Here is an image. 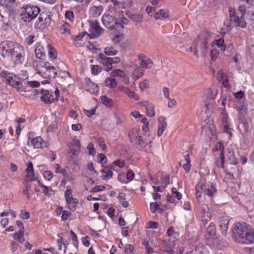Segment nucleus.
<instances>
[{
    "label": "nucleus",
    "mask_w": 254,
    "mask_h": 254,
    "mask_svg": "<svg viewBox=\"0 0 254 254\" xmlns=\"http://www.w3.org/2000/svg\"><path fill=\"white\" fill-rule=\"evenodd\" d=\"M233 234L237 243L250 244L254 242V230L245 223H236Z\"/></svg>",
    "instance_id": "obj_1"
},
{
    "label": "nucleus",
    "mask_w": 254,
    "mask_h": 254,
    "mask_svg": "<svg viewBox=\"0 0 254 254\" xmlns=\"http://www.w3.org/2000/svg\"><path fill=\"white\" fill-rule=\"evenodd\" d=\"M33 64L37 73L44 78H55L57 75V69L48 62L34 61ZM42 83H49V80L46 79Z\"/></svg>",
    "instance_id": "obj_2"
},
{
    "label": "nucleus",
    "mask_w": 254,
    "mask_h": 254,
    "mask_svg": "<svg viewBox=\"0 0 254 254\" xmlns=\"http://www.w3.org/2000/svg\"><path fill=\"white\" fill-rule=\"evenodd\" d=\"M216 191L215 185L213 183L200 181L195 186V195L197 201L200 202L201 193L209 196H212Z\"/></svg>",
    "instance_id": "obj_3"
},
{
    "label": "nucleus",
    "mask_w": 254,
    "mask_h": 254,
    "mask_svg": "<svg viewBox=\"0 0 254 254\" xmlns=\"http://www.w3.org/2000/svg\"><path fill=\"white\" fill-rule=\"evenodd\" d=\"M40 12V9L38 6L26 4L21 8L20 16L24 22H30L38 16Z\"/></svg>",
    "instance_id": "obj_4"
},
{
    "label": "nucleus",
    "mask_w": 254,
    "mask_h": 254,
    "mask_svg": "<svg viewBox=\"0 0 254 254\" xmlns=\"http://www.w3.org/2000/svg\"><path fill=\"white\" fill-rule=\"evenodd\" d=\"M0 75L1 77L6 79L9 84L15 88L17 91L21 92L25 91L21 79L18 76L4 70L1 72Z\"/></svg>",
    "instance_id": "obj_5"
},
{
    "label": "nucleus",
    "mask_w": 254,
    "mask_h": 254,
    "mask_svg": "<svg viewBox=\"0 0 254 254\" xmlns=\"http://www.w3.org/2000/svg\"><path fill=\"white\" fill-rule=\"evenodd\" d=\"M89 33L87 34L90 39H96L104 33V29L100 26L97 20H91L89 22Z\"/></svg>",
    "instance_id": "obj_6"
},
{
    "label": "nucleus",
    "mask_w": 254,
    "mask_h": 254,
    "mask_svg": "<svg viewBox=\"0 0 254 254\" xmlns=\"http://www.w3.org/2000/svg\"><path fill=\"white\" fill-rule=\"evenodd\" d=\"M12 49L11 56L10 58L14 61L16 64H22L24 60L25 53L23 47L17 43Z\"/></svg>",
    "instance_id": "obj_7"
},
{
    "label": "nucleus",
    "mask_w": 254,
    "mask_h": 254,
    "mask_svg": "<svg viewBox=\"0 0 254 254\" xmlns=\"http://www.w3.org/2000/svg\"><path fill=\"white\" fill-rule=\"evenodd\" d=\"M218 111L220 113L222 125L223 127V131L228 134L229 138L230 139L232 136V129L230 128L228 115L226 112L225 108H219Z\"/></svg>",
    "instance_id": "obj_8"
},
{
    "label": "nucleus",
    "mask_w": 254,
    "mask_h": 254,
    "mask_svg": "<svg viewBox=\"0 0 254 254\" xmlns=\"http://www.w3.org/2000/svg\"><path fill=\"white\" fill-rule=\"evenodd\" d=\"M229 17L231 21L236 23V26L245 28L247 26V23L245 20L244 16L241 15L239 17L236 12V10L232 7H229Z\"/></svg>",
    "instance_id": "obj_9"
},
{
    "label": "nucleus",
    "mask_w": 254,
    "mask_h": 254,
    "mask_svg": "<svg viewBox=\"0 0 254 254\" xmlns=\"http://www.w3.org/2000/svg\"><path fill=\"white\" fill-rule=\"evenodd\" d=\"M14 43L5 41H3L0 43V55L3 58H10L11 56V51Z\"/></svg>",
    "instance_id": "obj_10"
},
{
    "label": "nucleus",
    "mask_w": 254,
    "mask_h": 254,
    "mask_svg": "<svg viewBox=\"0 0 254 254\" xmlns=\"http://www.w3.org/2000/svg\"><path fill=\"white\" fill-rule=\"evenodd\" d=\"M102 21L105 26L110 29L115 28V26L120 22L115 17V15H110L108 14H105L102 18Z\"/></svg>",
    "instance_id": "obj_11"
},
{
    "label": "nucleus",
    "mask_w": 254,
    "mask_h": 254,
    "mask_svg": "<svg viewBox=\"0 0 254 254\" xmlns=\"http://www.w3.org/2000/svg\"><path fill=\"white\" fill-rule=\"evenodd\" d=\"M217 94V91L216 90L211 89H207L206 90L205 95V99L203 102L206 111L208 110L211 102L215 99Z\"/></svg>",
    "instance_id": "obj_12"
},
{
    "label": "nucleus",
    "mask_w": 254,
    "mask_h": 254,
    "mask_svg": "<svg viewBox=\"0 0 254 254\" xmlns=\"http://www.w3.org/2000/svg\"><path fill=\"white\" fill-rule=\"evenodd\" d=\"M236 109L238 112L239 120L243 123L246 120L247 108L244 103L239 101L236 104Z\"/></svg>",
    "instance_id": "obj_13"
},
{
    "label": "nucleus",
    "mask_w": 254,
    "mask_h": 254,
    "mask_svg": "<svg viewBox=\"0 0 254 254\" xmlns=\"http://www.w3.org/2000/svg\"><path fill=\"white\" fill-rule=\"evenodd\" d=\"M137 64L140 67L143 68H150L153 65L152 61L146 56L140 54L138 56V59L136 61Z\"/></svg>",
    "instance_id": "obj_14"
},
{
    "label": "nucleus",
    "mask_w": 254,
    "mask_h": 254,
    "mask_svg": "<svg viewBox=\"0 0 254 254\" xmlns=\"http://www.w3.org/2000/svg\"><path fill=\"white\" fill-rule=\"evenodd\" d=\"M138 129H132L129 131L128 136L131 142L142 146L144 145V143L142 139V137L138 134Z\"/></svg>",
    "instance_id": "obj_15"
},
{
    "label": "nucleus",
    "mask_w": 254,
    "mask_h": 254,
    "mask_svg": "<svg viewBox=\"0 0 254 254\" xmlns=\"http://www.w3.org/2000/svg\"><path fill=\"white\" fill-rule=\"evenodd\" d=\"M229 222V219L227 216H221L218 219L219 229L222 234L224 236L226 235Z\"/></svg>",
    "instance_id": "obj_16"
},
{
    "label": "nucleus",
    "mask_w": 254,
    "mask_h": 254,
    "mask_svg": "<svg viewBox=\"0 0 254 254\" xmlns=\"http://www.w3.org/2000/svg\"><path fill=\"white\" fill-rule=\"evenodd\" d=\"M41 100L42 102H44L45 104H51L54 102L55 98L54 95L52 94H50L49 91L48 90L42 89L41 90Z\"/></svg>",
    "instance_id": "obj_17"
},
{
    "label": "nucleus",
    "mask_w": 254,
    "mask_h": 254,
    "mask_svg": "<svg viewBox=\"0 0 254 254\" xmlns=\"http://www.w3.org/2000/svg\"><path fill=\"white\" fill-rule=\"evenodd\" d=\"M36 57L40 60L43 59L46 56V50L44 45L41 43H36L35 49Z\"/></svg>",
    "instance_id": "obj_18"
},
{
    "label": "nucleus",
    "mask_w": 254,
    "mask_h": 254,
    "mask_svg": "<svg viewBox=\"0 0 254 254\" xmlns=\"http://www.w3.org/2000/svg\"><path fill=\"white\" fill-rule=\"evenodd\" d=\"M70 150L72 154L74 155H77L80 152V143L76 136H74L70 146Z\"/></svg>",
    "instance_id": "obj_19"
},
{
    "label": "nucleus",
    "mask_w": 254,
    "mask_h": 254,
    "mask_svg": "<svg viewBox=\"0 0 254 254\" xmlns=\"http://www.w3.org/2000/svg\"><path fill=\"white\" fill-rule=\"evenodd\" d=\"M31 143L33 147L37 149L43 148L47 146L46 142L41 136H37L31 139Z\"/></svg>",
    "instance_id": "obj_20"
},
{
    "label": "nucleus",
    "mask_w": 254,
    "mask_h": 254,
    "mask_svg": "<svg viewBox=\"0 0 254 254\" xmlns=\"http://www.w3.org/2000/svg\"><path fill=\"white\" fill-rule=\"evenodd\" d=\"M158 120L159 124L158 127L157 135L158 136H160L162 135L164 130L166 128L167 123L166 118L162 116L160 117Z\"/></svg>",
    "instance_id": "obj_21"
},
{
    "label": "nucleus",
    "mask_w": 254,
    "mask_h": 254,
    "mask_svg": "<svg viewBox=\"0 0 254 254\" xmlns=\"http://www.w3.org/2000/svg\"><path fill=\"white\" fill-rule=\"evenodd\" d=\"M205 237L207 239H214L216 238V229L214 223L211 222L209 224L206 229Z\"/></svg>",
    "instance_id": "obj_22"
},
{
    "label": "nucleus",
    "mask_w": 254,
    "mask_h": 254,
    "mask_svg": "<svg viewBox=\"0 0 254 254\" xmlns=\"http://www.w3.org/2000/svg\"><path fill=\"white\" fill-rule=\"evenodd\" d=\"M86 88L88 92L92 94H97L99 92V87L97 84L92 82L90 79L86 80Z\"/></svg>",
    "instance_id": "obj_23"
},
{
    "label": "nucleus",
    "mask_w": 254,
    "mask_h": 254,
    "mask_svg": "<svg viewBox=\"0 0 254 254\" xmlns=\"http://www.w3.org/2000/svg\"><path fill=\"white\" fill-rule=\"evenodd\" d=\"M144 70L137 64L134 66L131 76L134 80H137L144 75Z\"/></svg>",
    "instance_id": "obj_24"
},
{
    "label": "nucleus",
    "mask_w": 254,
    "mask_h": 254,
    "mask_svg": "<svg viewBox=\"0 0 254 254\" xmlns=\"http://www.w3.org/2000/svg\"><path fill=\"white\" fill-rule=\"evenodd\" d=\"M67 208L69 210L73 212L74 211L77 207V205L78 204V200L75 198H70L67 200H66Z\"/></svg>",
    "instance_id": "obj_25"
},
{
    "label": "nucleus",
    "mask_w": 254,
    "mask_h": 254,
    "mask_svg": "<svg viewBox=\"0 0 254 254\" xmlns=\"http://www.w3.org/2000/svg\"><path fill=\"white\" fill-rule=\"evenodd\" d=\"M101 172L102 173V178L107 181L112 178L113 173L109 167H105Z\"/></svg>",
    "instance_id": "obj_26"
},
{
    "label": "nucleus",
    "mask_w": 254,
    "mask_h": 254,
    "mask_svg": "<svg viewBox=\"0 0 254 254\" xmlns=\"http://www.w3.org/2000/svg\"><path fill=\"white\" fill-rule=\"evenodd\" d=\"M143 106L145 107L147 115L148 117H152L154 116L155 113L154 110V105L148 102H144Z\"/></svg>",
    "instance_id": "obj_27"
},
{
    "label": "nucleus",
    "mask_w": 254,
    "mask_h": 254,
    "mask_svg": "<svg viewBox=\"0 0 254 254\" xmlns=\"http://www.w3.org/2000/svg\"><path fill=\"white\" fill-rule=\"evenodd\" d=\"M169 16V11L167 9H160L154 14V17L155 19H162Z\"/></svg>",
    "instance_id": "obj_28"
},
{
    "label": "nucleus",
    "mask_w": 254,
    "mask_h": 254,
    "mask_svg": "<svg viewBox=\"0 0 254 254\" xmlns=\"http://www.w3.org/2000/svg\"><path fill=\"white\" fill-rule=\"evenodd\" d=\"M26 172L27 173V177L29 178L30 181H33L35 180L33 164L31 162H29L28 163Z\"/></svg>",
    "instance_id": "obj_29"
},
{
    "label": "nucleus",
    "mask_w": 254,
    "mask_h": 254,
    "mask_svg": "<svg viewBox=\"0 0 254 254\" xmlns=\"http://www.w3.org/2000/svg\"><path fill=\"white\" fill-rule=\"evenodd\" d=\"M217 77L219 78V80H223L222 85L224 87L226 88H229L230 86L228 84L227 75L225 73H223V71L220 70L218 73Z\"/></svg>",
    "instance_id": "obj_30"
},
{
    "label": "nucleus",
    "mask_w": 254,
    "mask_h": 254,
    "mask_svg": "<svg viewBox=\"0 0 254 254\" xmlns=\"http://www.w3.org/2000/svg\"><path fill=\"white\" fill-rule=\"evenodd\" d=\"M23 193L27 196L28 199H30L31 196L34 193V191L31 188L30 183H27L25 185V188L23 190Z\"/></svg>",
    "instance_id": "obj_31"
},
{
    "label": "nucleus",
    "mask_w": 254,
    "mask_h": 254,
    "mask_svg": "<svg viewBox=\"0 0 254 254\" xmlns=\"http://www.w3.org/2000/svg\"><path fill=\"white\" fill-rule=\"evenodd\" d=\"M70 25L66 22H64L60 27V31L62 34L68 35L70 33Z\"/></svg>",
    "instance_id": "obj_32"
},
{
    "label": "nucleus",
    "mask_w": 254,
    "mask_h": 254,
    "mask_svg": "<svg viewBox=\"0 0 254 254\" xmlns=\"http://www.w3.org/2000/svg\"><path fill=\"white\" fill-rule=\"evenodd\" d=\"M48 52V56L51 60H54L57 58V53L55 49H54L50 45H46Z\"/></svg>",
    "instance_id": "obj_33"
},
{
    "label": "nucleus",
    "mask_w": 254,
    "mask_h": 254,
    "mask_svg": "<svg viewBox=\"0 0 254 254\" xmlns=\"http://www.w3.org/2000/svg\"><path fill=\"white\" fill-rule=\"evenodd\" d=\"M38 184L40 186H41L43 188V192L48 196L52 195L54 194V192L52 188L51 187H48L44 185L42 183H40V181H38Z\"/></svg>",
    "instance_id": "obj_34"
},
{
    "label": "nucleus",
    "mask_w": 254,
    "mask_h": 254,
    "mask_svg": "<svg viewBox=\"0 0 254 254\" xmlns=\"http://www.w3.org/2000/svg\"><path fill=\"white\" fill-rule=\"evenodd\" d=\"M227 160L230 165H236L237 161L233 151H229L226 155Z\"/></svg>",
    "instance_id": "obj_35"
},
{
    "label": "nucleus",
    "mask_w": 254,
    "mask_h": 254,
    "mask_svg": "<svg viewBox=\"0 0 254 254\" xmlns=\"http://www.w3.org/2000/svg\"><path fill=\"white\" fill-rule=\"evenodd\" d=\"M123 92L129 98H132L135 100L139 99L138 96L133 91L129 90L128 88H124Z\"/></svg>",
    "instance_id": "obj_36"
},
{
    "label": "nucleus",
    "mask_w": 254,
    "mask_h": 254,
    "mask_svg": "<svg viewBox=\"0 0 254 254\" xmlns=\"http://www.w3.org/2000/svg\"><path fill=\"white\" fill-rule=\"evenodd\" d=\"M213 43L220 48L221 51L224 52L225 50L226 46L224 45V40L223 38H219L218 39H216L213 42Z\"/></svg>",
    "instance_id": "obj_37"
},
{
    "label": "nucleus",
    "mask_w": 254,
    "mask_h": 254,
    "mask_svg": "<svg viewBox=\"0 0 254 254\" xmlns=\"http://www.w3.org/2000/svg\"><path fill=\"white\" fill-rule=\"evenodd\" d=\"M106 86L109 88H115L117 86V81L113 78H107L105 81Z\"/></svg>",
    "instance_id": "obj_38"
},
{
    "label": "nucleus",
    "mask_w": 254,
    "mask_h": 254,
    "mask_svg": "<svg viewBox=\"0 0 254 254\" xmlns=\"http://www.w3.org/2000/svg\"><path fill=\"white\" fill-rule=\"evenodd\" d=\"M91 12L94 16L100 15L103 11V7L102 6H94L91 8Z\"/></svg>",
    "instance_id": "obj_39"
},
{
    "label": "nucleus",
    "mask_w": 254,
    "mask_h": 254,
    "mask_svg": "<svg viewBox=\"0 0 254 254\" xmlns=\"http://www.w3.org/2000/svg\"><path fill=\"white\" fill-rule=\"evenodd\" d=\"M118 51L116 50L112 46L106 47L104 49V53L107 56H114L117 54Z\"/></svg>",
    "instance_id": "obj_40"
},
{
    "label": "nucleus",
    "mask_w": 254,
    "mask_h": 254,
    "mask_svg": "<svg viewBox=\"0 0 254 254\" xmlns=\"http://www.w3.org/2000/svg\"><path fill=\"white\" fill-rule=\"evenodd\" d=\"M24 231H18L17 233L14 234V238L15 240H17L18 241L21 243L24 242Z\"/></svg>",
    "instance_id": "obj_41"
},
{
    "label": "nucleus",
    "mask_w": 254,
    "mask_h": 254,
    "mask_svg": "<svg viewBox=\"0 0 254 254\" xmlns=\"http://www.w3.org/2000/svg\"><path fill=\"white\" fill-rule=\"evenodd\" d=\"M16 0H0V5L5 7H10Z\"/></svg>",
    "instance_id": "obj_42"
},
{
    "label": "nucleus",
    "mask_w": 254,
    "mask_h": 254,
    "mask_svg": "<svg viewBox=\"0 0 254 254\" xmlns=\"http://www.w3.org/2000/svg\"><path fill=\"white\" fill-rule=\"evenodd\" d=\"M129 18L132 21L136 22H140L142 19V16L140 14H132L129 16Z\"/></svg>",
    "instance_id": "obj_43"
},
{
    "label": "nucleus",
    "mask_w": 254,
    "mask_h": 254,
    "mask_svg": "<svg viewBox=\"0 0 254 254\" xmlns=\"http://www.w3.org/2000/svg\"><path fill=\"white\" fill-rule=\"evenodd\" d=\"M112 75L114 77H119L120 78H122L125 76V73L123 70L118 69L114 70L112 72Z\"/></svg>",
    "instance_id": "obj_44"
},
{
    "label": "nucleus",
    "mask_w": 254,
    "mask_h": 254,
    "mask_svg": "<svg viewBox=\"0 0 254 254\" xmlns=\"http://www.w3.org/2000/svg\"><path fill=\"white\" fill-rule=\"evenodd\" d=\"M134 247L131 244L126 245L123 254H134L133 253Z\"/></svg>",
    "instance_id": "obj_45"
},
{
    "label": "nucleus",
    "mask_w": 254,
    "mask_h": 254,
    "mask_svg": "<svg viewBox=\"0 0 254 254\" xmlns=\"http://www.w3.org/2000/svg\"><path fill=\"white\" fill-rule=\"evenodd\" d=\"M66 19L68 20L70 22H73L74 20V13L72 11L67 10L64 14Z\"/></svg>",
    "instance_id": "obj_46"
},
{
    "label": "nucleus",
    "mask_w": 254,
    "mask_h": 254,
    "mask_svg": "<svg viewBox=\"0 0 254 254\" xmlns=\"http://www.w3.org/2000/svg\"><path fill=\"white\" fill-rule=\"evenodd\" d=\"M54 176V174L51 171L47 170L44 172L43 177L44 178L48 180L51 181Z\"/></svg>",
    "instance_id": "obj_47"
},
{
    "label": "nucleus",
    "mask_w": 254,
    "mask_h": 254,
    "mask_svg": "<svg viewBox=\"0 0 254 254\" xmlns=\"http://www.w3.org/2000/svg\"><path fill=\"white\" fill-rule=\"evenodd\" d=\"M101 98V101L103 104L105 105L106 106H109L112 105L113 101L111 99L108 98L107 97L105 96H102Z\"/></svg>",
    "instance_id": "obj_48"
},
{
    "label": "nucleus",
    "mask_w": 254,
    "mask_h": 254,
    "mask_svg": "<svg viewBox=\"0 0 254 254\" xmlns=\"http://www.w3.org/2000/svg\"><path fill=\"white\" fill-rule=\"evenodd\" d=\"M64 197L65 200L70 199V198H73L72 191L70 189V187L69 186L66 187V190L64 193Z\"/></svg>",
    "instance_id": "obj_49"
},
{
    "label": "nucleus",
    "mask_w": 254,
    "mask_h": 254,
    "mask_svg": "<svg viewBox=\"0 0 254 254\" xmlns=\"http://www.w3.org/2000/svg\"><path fill=\"white\" fill-rule=\"evenodd\" d=\"M202 221L207 222L210 220L211 217V214L209 211L203 212V214L201 215Z\"/></svg>",
    "instance_id": "obj_50"
},
{
    "label": "nucleus",
    "mask_w": 254,
    "mask_h": 254,
    "mask_svg": "<svg viewBox=\"0 0 254 254\" xmlns=\"http://www.w3.org/2000/svg\"><path fill=\"white\" fill-rule=\"evenodd\" d=\"M161 184L163 187L167 186L169 184V176L168 175H165L162 178Z\"/></svg>",
    "instance_id": "obj_51"
},
{
    "label": "nucleus",
    "mask_w": 254,
    "mask_h": 254,
    "mask_svg": "<svg viewBox=\"0 0 254 254\" xmlns=\"http://www.w3.org/2000/svg\"><path fill=\"white\" fill-rule=\"evenodd\" d=\"M73 180L72 177L68 175L64 177L63 180L61 181V185L65 186V184L68 182H71Z\"/></svg>",
    "instance_id": "obj_52"
},
{
    "label": "nucleus",
    "mask_w": 254,
    "mask_h": 254,
    "mask_svg": "<svg viewBox=\"0 0 254 254\" xmlns=\"http://www.w3.org/2000/svg\"><path fill=\"white\" fill-rule=\"evenodd\" d=\"M92 73L94 75H97L102 70V68L98 65H92Z\"/></svg>",
    "instance_id": "obj_53"
},
{
    "label": "nucleus",
    "mask_w": 254,
    "mask_h": 254,
    "mask_svg": "<svg viewBox=\"0 0 254 254\" xmlns=\"http://www.w3.org/2000/svg\"><path fill=\"white\" fill-rule=\"evenodd\" d=\"M159 205L156 202H152L150 204V209L152 213L156 212V210H159Z\"/></svg>",
    "instance_id": "obj_54"
},
{
    "label": "nucleus",
    "mask_w": 254,
    "mask_h": 254,
    "mask_svg": "<svg viewBox=\"0 0 254 254\" xmlns=\"http://www.w3.org/2000/svg\"><path fill=\"white\" fill-rule=\"evenodd\" d=\"M87 149H88V152L90 155H94L96 151L94 147V145L92 143H89L87 145Z\"/></svg>",
    "instance_id": "obj_55"
},
{
    "label": "nucleus",
    "mask_w": 254,
    "mask_h": 254,
    "mask_svg": "<svg viewBox=\"0 0 254 254\" xmlns=\"http://www.w3.org/2000/svg\"><path fill=\"white\" fill-rule=\"evenodd\" d=\"M172 194L175 196L178 200H180L182 198V194L177 191V189L175 188L172 189Z\"/></svg>",
    "instance_id": "obj_56"
},
{
    "label": "nucleus",
    "mask_w": 254,
    "mask_h": 254,
    "mask_svg": "<svg viewBox=\"0 0 254 254\" xmlns=\"http://www.w3.org/2000/svg\"><path fill=\"white\" fill-rule=\"evenodd\" d=\"M134 177V174L132 170H129L126 174V178L127 180V182L132 181Z\"/></svg>",
    "instance_id": "obj_57"
},
{
    "label": "nucleus",
    "mask_w": 254,
    "mask_h": 254,
    "mask_svg": "<svg viewBox=\"0 0 254 254\" xmlns=\"http://www.w3.org/2000/svg\"><path fill=\"white\" fill-rule=\"evenodd\" d=\"M97 141L99 146L101 147L103 150L106 149L107 146L105 143V140L104 139L99 138L97 139Z\"/></svg>",
    "instance_id": "obj_58"
},
{
    "label": "nucleus",
    "mask_w": 254,
    "mask_h": 254,
    "mask_svg": "<svg viewBox=\"0 0 254 254\" xmlns=\"http://www.w3.org/2000/svg\"><path fill=\"white\" fill-rule=\"evenodd\" d=\"M105 189L104 186H96L92 188L90 190V192H97L103 190Z\"/></svg>",
    "instance_id": "obj_59"
},
{
    "label": "nucleus",
    "mask_w": 254,
    "mask_h": 254,
    "mask_svg": "<svg viewBox=\"0 0 254 254\" xmlns=\"http://www.w3.org/2000/svg\"><path fill=\"white\" fill-rule=\"evenodd\" d=\"M71 213L66 210H64L62 212V215L61 216L62 220L63 221H66L68 218L70 217Z\"/></svg>",
    "instance_id": "obj_60"
},
{
    "label": "nucleus",
    "mask_w": 254,
    "mask_h": 254,
    "mask_svg": "<svg viewBox=\"0 0 254 254\" xmlns=\"http://www.w3.org/2000/svg\"><path fill=\"white\" fill-rule=\"evenodd\" d=\"M113 164L120 168H123L125 166V161L122 159H118L113 162Z\"/></svg>",
    "instance_id": "obj_61"
},
{
    "label": "nucleus",
    "mask_w": 254,
    "mask_h": 254,
    "mask_svg": "<svg viewBox=\"0 0 254 254\" xmlns=\"http://www.w3.org/2000/svg\"><path fill=\"white\" fill-rule=\"evenodd\" d=\"M124 38L123 35L116 34L113 38V41L115 43H118L120 42Z\"/></svg>",
    "instance_id": "obj_62"
},
{
    "label": "nucleus",
    "mask_w": 254,
    "mask_h": 254,
    "mask_svg": "<svg viewBox=\"0 0 254 254\" xmlns=\"http://www.w3.org/2000/svg\"><path fill=\"white\" fill-rule=\"evenodd\" d=\"M148 83L149 81L147 80H145L143 81L140 82L139 84V88L141 90H144L148 87Z\"/></svg>",
    "instance_id": "obj_63"
},
{
    "label": "nucleus",
    "mask_w": 254,
    "mask_h": 254,
    "mask_svg": "<svg viewBox=\"0 0 254 254\" xmlns=\"http://www.w3.org/2000/svg\"><path fill=\"white\" fill-rule=\"evenodd\" d=\"M83 112L84 114L88 117H91L92 115L95 114L96 109H92L90 110L83 109Z\"/></svg>",
    "instance_id": "obj_64"
}]
</instances>
